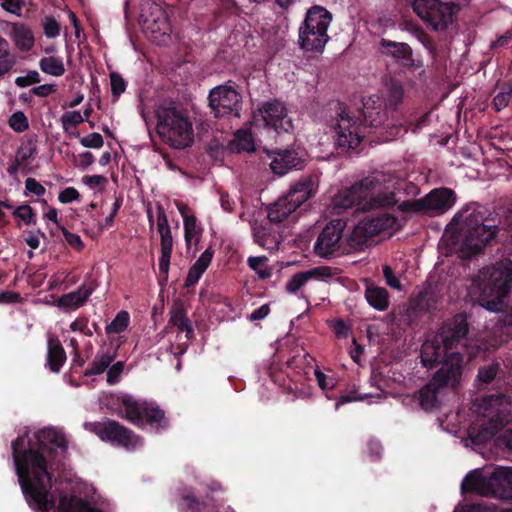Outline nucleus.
I'll use <instances>...</instances> for the list:
<instances>
[{
	"instance_id": "nucleus-1",
	"label": "nucleus",
	"mask_w": 512,
	"mask_h": 512,
	"mask_svg": "<svg viewBox=\"0 0 512 512\" xmlns=\"http://www.w3.org/2000/svg\"><path fill=\"white\" fill-rule=\"evenodd\" d=\"M388 110L379 97L363 100V109L357 116L343 102L329 101L324 109V117L336 130L335 147L338 154L355 151L372 129H379V139L386 142L404 135L407 129L393 117L389 119Z\"/></svg>"
},
{
	"instance_id": "nucleus-2",
	"label": "nucleus",
	"mask_w": 512,
	"mask_h": 512,
	"mask_svg": "<svg viewBox=\"0 0 512 512\" xmlns=\"http://www.w3.org/2000/svg\"><path fill=\"white\" fill-rule=\"evenodd\" d=\"M452 223L459 226L462 257L470 259L495 239L500 221L487 215L483 206L470 205L455 214Z\"/></svg>"
},
{
	"instance_id": "nucleus-3",
	"label": "nucleus",
	"mask_w": 512,
	"mask_h": 512,
	"mask_svg": "<svg viewBox=\"0 0 512 512\" xmlns=\"http://www.w3.org/2000/svg\"><path fill=\"white\" fill-rule=\"evenodd\" d=\"M386 175L373 173L350 187L340 190L333 198V205L338 209L360 206L362 210L390 209L398 204L393 191H388Z\"/></svg>"
},
{
	"instance_id": "nucleus-4",
	"label": "nucleus",
	"mask_w": 512,
	"mask_h": 512,
	"mask_svg": "<svg viewBox=\"0 0 512 512\" xmlns=\"http://www.w3.org/2000/svg\"><path fill=\"white\" fill-rule=\"evenodd\" d=\"M511 397L503 392L484 396L476 404L477 419L468 428V437L475 445H484L512 420Z\"/></svg>"
},
{
	"instance_id": "nucleus-5",
	"label": "nucleus",
	"mask_w": 512,
	"mask_h": 512,
	"mask_svg": "<svg viewBox=\"0 0 512 512\" xmlns=\"http://www.w3.org/2000/svg\"><path fill=\"white\" fill-rule=\"evenodd\" d=\"M479 304L488 311L500 312L512 288V262H500L481 271Z\"/></svg>"
},
{
	"instance_id": "nucleus-6",
	"label": "nucleus",
	"mask_w": 512,
	"mask_h": 512,
	"mask_svg": "<svg viewBox=\"0 0 512 512\" xmlns=\"http://www.w3.org/2000/svg\"><path fill=\"white\" fill-rule=\"evenodd\" d=\"M463 374V359L459 354H452L432 375L431 379L418 391L419 405L425 411L437 408L439 396L444 389H455Z\"/></svg>"
},
{
	"instance_id": "nucleus-7",
	"label": "nucleus",
	"mask_w": 512,
	"mask_h": 512,
	"mask_svg": "<svg viewBox=\"0 0 512 512\" xmlns=\"http://www.w3.org/2000/svg\"><path fill=\"white\" fill-rule=\"evenodd\" d=\"M319 176L315 173L301 176L291 184L288 191L268 206V219L273 223L283 222L289 215L314 198L319 189Z\"/></svg>"
},
{
	"instance_id": "nucleus-8",
	"label": "nucleus",
	"mask_w": 512,
	"mask_h": 512,
	"mask_svg": "<svg viewBox=\"0 0 512 512\" xmlns=\"http://www.w3.org/2000/svg\"><path fill=\"white\" fill-rule=\"evenodd\" d=\"M157 134L163 142L175 149H185L194 140L192 123L187 116L173 106L156 109Z\"/></svg>"
},
{
	"instance_id": "nucleus-9",
	"label": "nucleus",
	"mask_w": 512,
	"mask_h": 512,
	"mask_svg": "<svg viewBox=\"0 0 512 512\" xmlns=\"http://www.w3.org/2000/svg\"><path fill=\"white\" fill-rule=\"evenodd\" d=\"M463 493L472 492L512 500V467H497L489 477L478 470L469 472L461 483Z\"/></svg>"
},
{
	"instance_id": "nucleus-10",
	"label": "nucleus",
	"mask_w": 512,
	"mask_h": 512,
	"mask_svg": "<svg viewBox=\"0 0 512 512\" xmlns=\"http://www.w3.org/2000/svg\"><path fill=\"white\" fill-rule=\"evenodd\" d=\"M332 19V13L325 7L320 5L310 7L299 27L300 47L305 51L322 52L330 39L327 30Z\"/></svg>"
},
{
	"instance_id": "nucleus-11",
	"label": "nucleus",
	"mask_w": 512,
	"mask_h": 512,
	"mask_svg": "<svg viewBox=\"0 0 512 512\" xmlns=\"http://www.w3.org/2000/svg\"><path fill=\"white\" fill-rule=\"evenodd\" d=\"M117 400L124 408V414H120V416L137 427L150 426L156 432H162L169 428V419L165 412L154 403L138 400L130 394H124Z\"/></svg>"
},
{
	"instance_id": "nucleus-12",
	"label": "nucleus",
	"mask_w": 512,
	"mask_h": 512,
	"mask_svg": "<svg viewBox=\"0 0 512 512\" xmlns=\"http://www.w3.org/2000/svg\"><path fill=\"white\" fill-rule=\"evenodd\" d=\"M456 202V193L446 187L431 190L426 196L416 200H405L398 204L404 214L436 216L451 209Z\"/></svg>"
},
{
	"instance_id": "nucleus-13",
	"label": "nucleus",
	"mask_w": 512,
	"mask_h": 512,
	"mask_svg": "<svg viewBox=\"0 0 512 512\" xmlns=\"http://www.w3.org/2000/svg\"><path fill=\"white\" fill-rule=\"evenodd\" d=\"M412 8L427 28L441 32L446 31L455 21V15L459 11L457 4L440 0H414Z\"/></svg>"
},
{
	"instance_id": "nucleus-14",
	"label": "nucleus",
	"mask_w": 512,
	"mask_h": 512,
	"mask_svg": "<svg viewBox=\"0 0 512 512\" xmlns=\"http://www.w3.org/2000/svg\"><path fill=\"white\" fill-rule=\"evenodd\" d=\"M220 484L208 487L205 496L200 499L191 488H184L179 493L177 508L180 512H235L225 505Z\"/></svg>"
},
{
	"instance_id": "nucleus-15",
	"label": "nucleus",
	"mask_w": 512,
	"mask_h": 512,
	"mask_svg": "<svg viewBox=\"0 0 512 512\" xmlns=\"http://www.w3.org/2000/svg\"><path fill=\"white\" fill-rule=\"evenodd\" d=\"M398 219L389 213H371L361 219L352 230L348 242L353 248L361 249L368 245L369 241L384 231L394 229Z\"/></svg>"
},
{
	"instance_id": "nucleus-16",
	"label": "nucleus",
	"mask_w": 512,
	"mask_h": 512,
	"mask_svg": "<svg viewBox=\"0 0 512 512\" xmlns=\"http://www.w3.org/2000/svg\"><path fill=\"white\" fill-rule=\"evenodd\" d=\"M84 427L96 434L102 441L128 450L134 449L140 441V437L132 430L112 419H106L103 422H87Z\"/></svg>"
},
{
	"instance_id": "nucleus-17",
	"label": "nucleus",
	"mask_w": 512,
	"mask_h": 512,
	"mask_svg": "<svg viewBox=\"0 0 512 512\" xmlns=\"http://www.w3.org/2000/svg\"><path fill=\"white\" fill-rule=\"evenodd\" d=\"M253 119L255 122L261 120L264 127L273 129L277 134L288 133L294 128L285 103L278 99L259 103L253 112Z\"/></svg>"
},
{
	"instance_id": "nucleus-18",
	"label": "nucleus",
	"mask_w": 512,
	"mask_h": 512,
	"mask_svg": "<svg viewBox=\"0 0 512 512\" xmlns=\"http://www.w3.org/2000/svg\"><path fill=\"white\" fill-rule=\"evenodd\" d=\"M241 94L229 84H221L209 91L208 106L215 118L240 117Z\"/></svg>"
},
{
	"instance_id": "nucleus-19",
	"label": "nucleus",
	"mask_w": 512,
	"mask_h": 512,
	"mask_svg": "<svg viewBox=\"0 0 512 512\" xmlns=\"http://www.w3.org/2000/svg\"><path fill=\"white\" fill-rule=\"evenodd\" d=\"M268 157L271 159V171L278 176H284L292 170H302L306 163L304 152L294 148L269 151Z\"/></svg>"
},
{
	"instance_id": "nucleus-20",
	"label": "nucleus",
	"mask_w": 512,
	"mask_h": 512,
	"mask_svg": "<svg viewBox=\"0 0 512 512\" xmlns=\"http://www.w3.org/2000/svg\"><path fill=\"white\" fill-rule=\"evenodd\" d=\"M469 330L468 315L461 312L443 323L439 330V336L446 348H451L454 351L466 340Z\"/></svg>"
},
{
	"instance_id": "nucleus-21",
	"label": "nucleus",
	"mask_w": 512,
	"mask_h": 512,
	"mask_svg": "<svg viewBox=\"0 0 512 512\" xmlns=\"http://www.w3.org/2000/svg\"><path fill=\"white\" fill-rule=\"evenodd\" d=\"M345 222L341 219L330 221L319 234L314 251L318 256L331 257L340 248Z\"/></svg>"
},
{
	"instance_id": "nucleus-22",
	"label": "nucleus",
	"mask_w": 512,
	"mask_h": 512,
	"mask_svg": "<svg viewBox=\"0 0 512 512\" xmlns=\"http://www.w3.org/2000/svg\"><path fill=\"white\" fill-rule=\"evenodd\" d=\"M157 230L160 234L161 256L159 258V272L163 279H168L170 259L173 249V237L168 217L161 205L157 206Z\"/></svg>"
},
{
	"instance_id": "nucleus-23",
	"label": "nucleus",
	"mask_w": 512,
	"mask_h": 512,
	"mask_svg": "<svg viewBox=\"0 0 512 512\" xmlns=\"http://www.w3.org/2000/svg\"><path fill=\"white\" fill-rule=\"evenodd\" d=\"M452 354H459L463 357V354L459 351H453L451 348H446L440 336L427 339L421 346V364L427 369H434L439 365L441 367L445 360ZM462 359L464 360V358Z\"/></svg>"
},
{
	"instance_id": "nucleus-24",
	"label": "nucleus",
	"mask_w": 512,
	"mask_h": 512,
	"mask_svg": "<svg viewBox=\"0 0 512 512\" xmlns=\"http://www.w3.org/2000/svg\"><path fill=\"white\" fill-rule=\"evenodd\" d=\"M380 46L382 54L393 57L405 66L413 65L412 49L407 43L383 38Z\"/></svg>"
},
{
	"instance_id": "nucleus-25",
	"label": "nucleus",
	"mask_w": 512,
	"mask_h": 512,
	"mask_svg": "<svg viewBox=\"0 0 512 512\" xmlns=\"http://www.w3.org/2000/svg\"><path fill=\"white\" fill-rule=\"evenodd\" d=\"M65 361L66 353L61 342L55 337H50L47 347V365L49 369L53 373H58Z\"/></svg>"
},
{
	"instance_id": "nucleus-26",
	"label": "nucleus",
	"mask_w": 512,
	"mask_h": 512,
	"mask_svg": "<svg viewBox=\"0 0 512 512\" xmlns=\"http://www.w3.org/2000/svg\"><path fill=\"white\" fill-rule=\"evenodd\" d=\"M11 36L15 45L21 51H30L34 46V36L29 28L24 23H14L12 25Z\"/></svg>"
},
{
	"instance_id": "nucleus-27",
	"label": "nucleus",
	"mask_w": 512,
	"mask_h": 512,
	"mask_svg": "<svg viewBox=\"0 0 512 512\" xmlns=\"http://www.w3.org/2000/svg\"><path fill=\"white\" fill-rule=\"evenodd\" d=\"M365 299L371 307L378 311H385L389 306V292L383 287L367 286Z\"/></svg>"
},
{
	"instance_id": "nucleus-28",
	"label": "nucleus",
	"mask_w": 512,
	"mask_h": 512,
	"mask_svg": "<svg viewBox=\"0 0 512 512\" xmlns=\"http://www.w3.org/2000/svg\"><path fill=\"white\" fill-rule=\"evenodd\" d=\"M232 152H253L255 150L254 140L252 133L249 130L240 129L235 135L234 139L229 143Z\"/></svg>"
},
{
	"instance_id": "nucleus-29",
	"label": "nucleus",
	"mask_w": 512,
	"mask_h": 512,
	"mask_svg": "<svg viewBox=\"0 0 512 512\" xmlns=\"http://www.w3.org/2000/svg\"><path fill=\"white\" fill-rule=\"evenodd\" d=\"M320 275V268H313L308 271H302L294 274L286 283L285 290L289 294H294L300 290L310 279Z\"/></svg>"
},
{
	"instance_id": "nucleus-30",
	"label": "nucleus",
	"mask_w": 512,
	"mask_h": 512,
	"mask_svg": "<svg viewBox=\"0 0 512 512\" xmlns=\"http://www.w3.org/2000/svg\"><path fill=\"white\" fill-rule=\"evenodd\" d=\"M114 358L115 354H110L109 352H98L89 367L84 371V376L89 377L102 374L107 370Z\"/></svg>"
},
{
	"instance_id": "nucleus-31",
	"label": "nucleus",
	"mask_w": 512,
	"mask_h": 512,
	"mask_svg": "<svg viewBox=\"0 0 512 512\" xmlns=\"http://www.w3.org/2000/svg\"><path fill=\"white\" fill-rule=\"evenodd\" d=\"M184 239L185 245L187 249L190 248L192 239L195 238V245L197 246L200 237L203 232V228L197 224V218L195 216H191L189 218L184 217Z\"/></svg>"
},
{
	"instance_id": "nucleus-32",
	"label": "nucleus",
	"mask_w": 512,
	"mask_h": 512,
	"mask_svg": "<svg viewBox=\"0 0 512 512\" xmlns=\"http://www.w3.org/2000/svg\"><path fill=\"white\" fill-rule=\"evenodd\" d=\"M15 64L16 57L11 54L8 41L0 37V77L11 71Z\"/></svg>"
},
{
	"instance_id": "nucleus-33",
	"label": "nucleus",
	"mask_w": 512,
	"mask_h": 512,
	"mask_svg": "<svg viewBox=\"0 0 512 512\" xmlns=\"http://www.w3.org/2000/svg\"><path fill=\"white\" fill-rule=\"evenodd\" d=\"M404 97V89L401 84L395 81H391L389 87H388V94L387 98L385 100V103L383 104L390 110V111H397L398 106L402 103Z\"/></svg>"
},
{
	"instance_id": "nucleus-34",
	"label": "nucleus",
	"mask_w": 512,
	"mask_h": 512,
	"mask_svg": "<svg viewBox=\"0 0 512 512\" xmlns=\"http://www.w3.org/2000/svg\"><path fill=\"white\" fill-rule=\"evenodd\" d=\"M39 67L42 72L52 76H62L65 73V67L62 59L54 56L43 57L39 61Z\"/></svg>"
},
{
	"instance_id": "nucleus-35",
	"label": "nucleus",
	"mask_w": 512,
	"mask_h": 512,
	"mask_svg": "<svg viewBox=\"0 0 512 512\" xmlns=\"http://www.w3.org/2000/svg\"><path fill=\"white\" fill-rule=\"evenodd\" d=\"M499 371L500 364L497 362H493L488 365L479 367L477 373V380L479 382V386L483 388L491 384L495 380Z\"/></svg>"
},
{
	"instance_id": "nucleus-36",
	"label": "nucleus",
	"mask_w": 512,
	"mask_h": 512,
	"mask_svg": "<svg viewBox=\"0 0 512 512\" xmlns=\"http://www.w3.org/2000/svg\"><path fill=\"white\" fill-rule=\"evenodd\" d=\"M130 316L129 313L125 310H121L115 316L110 324H108L105 328L107 334H120L125 331L129 325Z\"/></svg>"
},
{
	"instance_id": "nucleus-37",
	"label": "nucleus",
	"mask_w": 512,
	"mask_h": 512,
	"mask_svg": "<svg viewBox=\"0 0 512 512\" xmlns=\"http://www.w3.org/2000/svg\"><path fill=\"white\" fill-rule=\"evenodd\" d=\"M512 98V84L503 83L500 86V91L493 98V107L496 111H501L506 108Z\"/></svg>"
},
{
	"instance_id": "nucleus-38",
	"label": "nucleus",
	"mask_w": 512,
	"mask_h": 512,
	"mask_svg": "<svg viewBox=\"0 0 512 512\" xmlns=\"http://www.w3.org/2000/svg\"><path fill=\"white\" fill-rule=\"evenodd\" d=\"M416 306L423 311L431 312L437 309V297L431 290H424L419 293L416 299Z\"/></svg>"
},
{
	"instance_id": "nucleus-39",
	"label": "nucleus",
	"mask_w": 512,
	"mask_h": 512,
	"mask_svg": "<svg viewBox=\"0 0 512 512\" xmlns=\"http://www.w3.org/2000/svg\"><path fill=\"white\" fill-rule=\"evenodd\" d=\"M8 124L10 128L17 133H22L29 128L28 118L22 111L14 112L9 117Z\"/></svg>"
},
{
	"instance_id": "nucleus-40",
	"label": "nucleus",
	"mask_w": 512,
	"mask_h": 512,
	"mask_svg": "<svg viewBox=\"0 0 512 512\" xmlns=\"http://www.w3.org/2000/svg\"><path fill=\"white\" fill-rule=\"evenodd\" d=\"M12 215L23 221L26 225L36 224V213L28 204L18 206Z\"/></svg>"
},
{
	"instance_id": "nucleus-41",
	"label": "nucleus",
	"mask_w": 512,
	"mask_h": 512,
	"mask_svg": "<svg viewBox=\"0 0 512 512\" xmlns=\"http://www.w3.org/2000/svg\"><path fill=\"white\" fill-rule=\"evenodd\" d=\"M110 85L112 96L117 100L125 92L127 83L118 72L110 73Z\"/></svg>"
},
{
	"instance_id": "nucleus-42",
	"label": "nucleus",
	"mask_w": 512,
	"mask_h": 512,
	"mask_svg": "<svg viewBox=\"0 0 512 512\" xmlns=\"http://www.w3.org/2000/svg\"><path fill=\"white\" fill-rule=\"evenodd\" d=\"M267 261V258L265 256H251L248 258L247 263L248 266L257 272L258 276L261 279L269 278L271 275V272L269 269L265 268L262 269L261 266Z\"/></svg>"
},
{
	"instance_id": "nucleus-43",
	"label": "nucleus",
	"mask_w": 512,
	"mask_h": 512,
	"mask_svg": "<svg viewBox=\"0 0 512 512\" xmlns=\"http://www.w3.org/2000/svg\"><path fill=\"white\" fill-rule=\"evenodd\" d=\"M84 121V117L78 111H67L61 117L62 127L67 131L70 127H77Z\"/></svg>"
},
{
	"instance_id": "nucleus-44",
	"label": "nucleus",
	"mask_w": 512,
	"mask_h": 512,
	"mask_svg": "<svg viewBox=\"0 0 512 512\" xmlns=\"http://www.w3.org/2000/svg\"><path fill=\"white\" fill-rule=\"evenodd\" d=\"M43 29L48 38H55L60 34L61 27L54 17L46 16L43 19Z\"/></svg>"
},
{
	"instance_id": "nucleus-45",
	"label": "nucleus",
	"mask_w": 512,
	"mask_h": 512,
	"mask_svg": "<svg viewBox=\"0 0 512 512\" xmlns=\"http://www.w3.org/2000/svg\"><path fill=\"white\" fill-rule=\"evenodd\" d=\"M214 255V250L212 247H208L205 251L199 256V258L192 265L196 270L204 273L208 266L210 265L212 258Z\"/></svg>"
},
{
	"instance_id": "nucleus-46",
	"label": "nucleus",
	"mask_w": 512,
	"mask_h": 512,
	"mask_svg": "<svg viewBox=\"0 0 512 512\" xmlns=\"http://www.w3.org/2000/svg\"><path fill=\"white\" fill-rule=\"evenodd\" d=\"M83 305L80 298L74 292L62 295L58 300V306L70 309H76Z\"/></svg>"
},
{
	"instance_id": "nucleus-47",
	"label": "nucleus",
	"mask_w": 512,
	"mask_h": 512,
	"mask_svg": "<svg viewBox=\"0 0 512 512\" xmlns=\"http://www.w3.org/2000/svg\"><path fill=\"white\" fill-rule=\"evenodd\" d=\"M80 144L85 148H101L104 144L103 137L97 132L90 133L89 135L80 138Z\"/></svg>"
},
{
	"instance_id": "nucleus-48",
	"label": "nucleus",
	"mask_w": 512,
	"mask_h": 512,
	"mask_svg": "<svg viewBox=\"0 0 512 512\" xmlns=\"http://www.w3.org/2000/svg\"><path fill=\"white\" fill-rule=\"evenodd\" d=\"M36 154V146L29 142L27 146H21L16 152V158L24 165L27 166L28 160Z\"/></svg>"
},
{
	"instance_id": "nucleus-49",
	"label": "nucleus",
	"mask_w": 512,
	"mask_h": 512,
	"mask_svg": "<svg viewBox=\"0 0 512 512\" xmlns=\"http://www.w3.org/2000/svg\"><path fill=\"white\" fill-rule=\"evenodd\" d=\"M60 230L69 246L77 251H81L84 248V243L79 235L70 232L64 226H60Z\"/></svg>"
},
{
	"instance_id": "nucleus-50",
	"label": "nucleus",
	"mask_w": 512,
	"mask_h": 512,
	"mask_svg": "<svg viewBox=\"0 0 512 512\" xmlns=\"http://www.w3.org/2000/svg\"><path fill=\"white\" fill-rule=\"evenodd\" d=\"M40 82L41 77L35 70L29 71L26 76H19L15 79V84L20 88H24Z\"/></svg>"
},
{
	"instance_id": "nucleus-51",
	"label": "nucleus",
	"mask_w": 512,
	"mask_h": 512,
	"mask_svg": "<svg viewBox=\"0 0 512 512\" xmlns=\"http://www.w3.org/2000/svg\"><path fill=\"white\" fill-rule=\"evenodd\" d=\"M186 318H188L187 311L184 308L183 304L181 302H176L171 309V316L169 322L175 326L176 324H179Z\"/></svg>"
},
{
	"instance_id": "nucleus-52",
	"label": "nucleus",
	"mask_w": 512,
	"mask_h": 512,
	"mask_svg": "<svg viewBox=\"0 0 512 512\" xmlns=\"http://www.w3.org/2000/svg\"><path fill=\"white\" fill-rule=\"evenodd\" d=\"M45 192V187L41 185L36 179L29 177L25 180V195L34 194L40 197L43 196Z\"/></svg>"
},
{
	"instance_id": "nucleus-53",
	"label": "nucleus",
	"mask_w": 512,
	"mask_h": 512,
	"mask_svg": "<svg viewBox=\"0 0 512 512\" xmlns=\"http://www.w3.org/2000/svg\"><path fill=\"white\" fill-rule=\"evenodd\" d=\"M107 369V382L111 385L116 384L124 370V362L118 361Z\"/></svg>"
},
{
	"instance_id": "nucleus-54",
	"label": "nucleus",
	"mask_w": 512,
	"mask_h": 512,
	"mask_svg": "<svg viewBox=\"0 0 512 512\" xmlns=\"http://www.w3.org/2000/svg\"><path fill=\"white\" fill-rule=\"evenodd\" d=\"M96 287L97 284L95 281H90L89 283L84 282L81 286L78 287L76 291L73 292L77 294L78 298H80V300L84 304L90 297V295L93 293Z\"/></svg>"
},
{
	"instance_id": "nucleus-55",
	"label": "nucleus",
	"mask_w": 512,
	"mask_h": 512,
	"mask_svg": "<svg viewBox=\"0 0 512 512\" xmlns=\"http://www.w3.org/2000/svg\"><path fill=\"white\" fill-rule=\"evenodd\" d=\"M80 194L74 187H67L59 193L58 200L63 203H70L74 200L79 199Z\"/></svg>"
},
{
	"instance_id": "nucleus-56",
	"label": "nucleus",
	"mask_w": 512,
	"mask_h": 512,
	"mask_svg": "<svg viewBox=\"0 0 512 512\" xmlns=\"http://www.w3.org/2000/svg\"><path fill=\"white\" fill-rule=\"evenodd\" d=\"M1 7L12 14L20 15L23 0H0Z\"/></svg>"
},
{
	"instance_id": "nucleus-57",
	"label": "nucleus",
	"mask_w": 512,
	"mask_h": 512,
	"mask_svg": "<svg viewBox=\"0 0 512 512\" xmlns=\"http://www.w3.org/2000/svg\"><path fill=\"white\" fill-rule=\"evenodd\" d=\"M383 275L385 277L387 285H389L391 288H401V283L399 279L395 276L394 271L390 266H383Z\"/></svg>"
},
{
	"instance_id": "nucleus-58",
	"label": "nucleus",
	"mask_w": 512,
	"mask_h": 512,
	"mask_svg": "<svg viewBox=\"0 0 512 512\" xmlns=\"http://www.w3.org/2000/svg\"><path fill=\"white\" fill-rule=\"evenodd\" d=\"M55 84H43L37 87H34L30 90V93L38 96V97H47L48 95L56 92Z\"/></svg>"
},
{
	"instance_id": "nucleus-59",
	"label": "nucleus",
	"mask_w": 512,
	"mask_h": 512,
	"mask_svg": "<svg viewBox=\"0 0 512 512\" xmlns=\"http://www.w3.org/2000/svg\"><path fill=\"white\" fill-rule=\"evenodd\" d=\"M82 181L90 188H94L98 185L106 183L107 178L102 175H86L82 178Z\"/></svg>"
},
{
	"instance_id": "nucleus-60",
	"label": "nucleus",
	"mask_w": 512,
	"mask_h": 512,
	"mask_svg": "<svg viewBox=\"0 0 512 512\" xmlns=\"http://www.w3.org/2000/svg\"><path fill=\"white\" fill-rule=\"evenodd\" d=\"M314 374H315L318 386L322 390L325 391V390L333 388L334 383H332V381H328V377H327V375L325 373H323L322 371L316 369Z\"/></svg>"
},
{
	"instance_id": "nucleus-61",
	"label": "nucleus",
	"mask_w": 512,
	"mask_h": 512,
	"mask_svg": "<svg viewBox=\"0 0 512 512\" xmlns=\"http://www.w3.org/2000/svg\"><path fill=\"white\" fill-rule=\"evenodd\" d=\"M333 331L338 338H346L349 333V327L342 319H337L333 325Z\"/></svg>"
},
{
	"instance_id": "nucleus-62",
	"label": "nucleus",
	"mask_w": 512,
	"mask_h": 512,
	"mask_svg": "<svg viewBox=\"0 0 512 512\" xmlns=\"http://www.w3.org/2000/svg\"><path fill=\"white\" fill-rule=\"evenodd\" d=\"M202 275V272L191 266L185 279V287H191L197 284Z\"/></svg>"
},
{
	"instance_id": "nucleus-63",
	"label": "nucleus",
	"mask_w": 512,
	"mask_h": 512,
	"mask_svg": "<svg viewBox=\"0 0 512 512\" xmlns=\"http://www.w3.org/2000/svg\"><path fill=\"white\" fill-rule=\"evenodd\" d=\"M498 443L500 446H504L512 452V429L504 431V433L498 438Z\"/></svg>"
},
{
	"instance_id": "nucleus-64",
	"label": "nucleus",
	"mask_w": 512,
	"mask_h": 512,
	"mask_svg": "<svg viewBox=\"0 0 512 512\" xmlns=\"http://www.w3.org/2000/svg\"><path fill=\"white\" fill-rule=\"evenodd\" d=\"M470 510L471 512H512V509H502L498 511L496 507H488L483 504H473Z\"/></svg>"
}]
</instances>
